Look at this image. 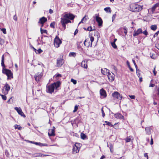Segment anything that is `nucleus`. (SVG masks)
Returning a JSON list of instances; mask_svg holds the SVG:
<instances>
[{
	"label": "nucleus",
	"instance_id": "obj_1",
	"mask_svg": "<svg viewBox=\"0 0 159 159\" xmlns=\"http://www.w3.org/2000/svg\"><path fill=\"white\" fill-rule=\"evenodd\" d=\"M74 17V16L71 14H66L64 15L63 18H61V22L64 30L66 29V24L68 23H71L70 20H73Z\"/></svg>",
	"mask_w": 159,
	"mask_h": 159
},
{
	"label": "nucleus",
	"instance_id": "obj_2",
	"mask_svg": "<svg viewBox=\"0 0 159 159\" xmlns=\"http://www.w3.org/2000/svg\"><path fill=\"white\" fill-rule=\"evenodd\" d=\"M60 84L59 81H57L47 86V92L52 93L53 92L55 89H57L59 87Z\"/></svg>",
	"mask_w": 159,
	"mask_h": 159
},
{
	"label": "nucleus",
	"instance_id": "obj_3",
	"mask_svg": "<svg viewBox=\"0 0 159 159\" xmlns=\"http://www.w3.org/2000/svg\"><path fill=\"white\" fill-rule=\"evenodd\" d=\"M142 9V7L134 3H132L130 5V10L133 12H138Z\"/></svg>",
	"mask_w": 159,
	"mask_h": 159
},
{
	"label": "nucleus",
	"instance_id": "obj_4",
	"mask_svg": "<svg viewBox=\"0 0 159 159\" xmlns=\"http://www.w3.org/2000/svg\"><path fill=\"white\" fill-rule=\"evenodd\" d=\"M2 72L7 76L8 79H11L13 78V74L11 70L7 69H2Z\"/></svg>",
	"mask_w": 159,
	"mask_h": 159
},
{
	"label": "nucleus",
	"instance_id": "obj_5",
	"mask_svg": "<svg viewBox=\"0 0 159 159\" xmlns=\"http://www.w3.org/2000/svg\"><path fill=\"white\" fill-rule=\"evenodd\" d=\"M61 41L57 36L54 39V44L55 46L57 48H58L60 44L61 43Z\"/></svg>",
	"mask_w": 159,
	"mask_h": 159
},
{
	"label": "nucleus",
	"instance_id": "obj_6",
	"mask_svg": "<svg viewBox=\"0 0 159 159\" xmlns=\"http://www.w3.org/2000/svg\"><path fill=\"white\" fill-rule=\"evenodd\" d=\"M4 88L5 91H4V89H3L2 90V93L4 95H6L8 93V92L10 90V86L8 84L6 83L4 86Z\"/></svg>",
	"mask_w": 159,
	"mask_h": 159
},
{
	"label": "nucleus",
	"instance_id": "obj_7",
	"mask_svg": "<svg viewBox=\"0 0 159 159\" xmlns=\"http://www.w3.org/2000/svg\"><path fill=\"white\" fill-rule=\"evenodd\" d=\"M79 143H76L73 146L72 152L73 154L79 152Z\"/></svg>",
	"mask_w": 159,
	"mask_h": 159
},
{
	"label": "nucleus",
	"instance_id": "obj_8",
	"mask_svg": "<svg viewBox=\"0 0 159 159\" xmlns=\"http://www.w3.org/2000/svg\"><path fill=\"white\" fill-rule=\"evenodd\" d=\"M14 109L17 111L18 114L20 115L21 116H23L24 118L26 116L24 114L20 107H15Z\"/></svg>",
	"mask_w": 159,
	"mask_h": 159
},
{
	"label": "nucleus",
	"instance_id": "obj_9",
	"mask_svg": "<svg viewBox=\"0 0 159 159\" xmlns=\"http://www.w3.org/2000/svg\"><path fill=\"white\" fill-rule=\"evenodd\" d=\"M112 95L114 98H117L120 100H121L122 98V96L117 92H114L112 93Z\"/></svg>",
	"mask_w": 159,
	"mask_h": 159
},
{
	"label": "nucleus",
	"instance_id": "obj_10",
	"mask_svg": "<svg viewBox=\"0 0 159 159\" xmlns=\"http://www.w3.org/2000/svg\"><path fill=\"white\" fill-rule=\"evenodd\" d=\"M42 74V73H38L35 74L34 77L36 81L37 82L39 81L41 79Z\"/></svg>",
	"mask_w": 159,
	"mask_h": 159
},
{
	"label": "nucleus",
	"instance_id": "obj_11",
	"mask_svg": "<svg viewBox=\"0 0 159 159\" xmlns=\"http://www.w3.org/2000/svg\"><path fill=\"white\" fill-rule=\"evenodd\" d=\"M107 75L110 81L112 82L114 80L115 77V75L114 74L112 73H111L109 72Z\"/></svg>",
	"mask_w": 159,
	"mask_h": 159
},
{
	"label": "nucleus",
	"instance_id": "obj_12",
	"mask_svg": "<svg viewBox=\"0 0 159 159\" xmlns=\"http://www.w3.org/2000/svg\"><path fill=\"white\" fill-rule=\"evenodd\" d=\"M55 129L54 127H53V128L49 129V132L48 133V135L49 136H53L55 135Z\"/></svg>",
	"mask_w": 159,
	"mask_h": 159
},
{
	"label": "nucleus",
	"instance_id": "obj_13",
	"mask_svg": "<svg viewBox=\"0 0 159 159\" xmlns=\"http://www.w3.org/2000/svg\"><path fill=\"white\" fill-rule=\"evenodd\" d=\"M100 93L102 98H104L107 96L106 92L103 89H100Z\"/></svg>",
	"mask_w": 159,
	"mask_h": 159
},
{
	"label": "nucleus",
	"instance_id": "obj_14",
	"mask_svg": "<svg viewBox=\"0 0 159 159\" xmlns=\"http://www.w3.org/2000/svg\"><path fill=\"white\" fill-rule=\"evenodd\" d=\"M47 21V19L46 18H45L44 17H43L40 18L39 19V23H41L42 24L41 27H42L43 26V24Z\"/></svg>",
	"mask_w": 159,
	"mask_h": 159
},
{
	"label": "nucleus",
	"instance_id": "obj_15",
	"mask_svg": "<svg viewBox=\"0 0 159 159\" xmlns=\"http://www.w3.org/2000/svg\"><path fill=\"white\" fill-rule=\"evenodd\" d=\"M96 20L98 23V26H101L102 25V21L101 18L99 16H96Z\"/></svg>",
	"mask_w": 159,
	"mask_h": 159
},
{
	"label": "nucleus",
	"instance_id": "obj_16",
	"mask_svg": "<svg viewBox=\"0 0 159 159\" xmlns=\"http://www.w3.org/2000/svg\"><path fill=\"white\" fill-rule=\"evenodd\" d=\"M64 61L63 59H60L57 60V66L58 67H61L64 63Z\"/></svg>",
	"mask_w": 159,
	"mask_h": 159
},
{
	"label": "nucleus",
	"instance_id": "obj_17",
	"mask_svg": "<svg viewBox=\"0 0 159 159\" xmlns=\"http://www.w3.org/2000/svg\"><path fill=\"white\" fill-rule=\"evenodd\" d=\"M142 33V30L141 29H139L136 31H134L133 34V36H138L140 34Z\"/></svg>",
	"mask_w": 159,
	"mask_h": 159
},
{
	"label": "nucleus",
	"instance_id": "obj_18",
	"mask_svg": "<svg viewBox=\"0 0 159 159\" xmlns=\"http://www.w3.org/2000/svg\"><path fill=\"white\" fill-rule=\"evenodd\" d=\"M101 72L103 74L105 75H107L109 72V70L106 68H104V69H101Z\"/></svg>",
	"mask_w": 159,
	"mask_h": 159
},
{
	"label": "nucleus",
	"instance_id": "obj_19",
	"mask_svg": "<svg viewBox=\"0 0 159 159\" xmlns=\"http://www.w3.org/2000/svg\"><path fill=\"white\" fill-rule=\"evenodd\" d=\"M115 117L117 118L121 119H124V117L121 114L117 113L114 115Z\"/></svg>",
	"mask_w": 159,
	"mask_h": 159
},
{
	"label": "nucleus",
	"instance_id": "obj_20",
	"mask_svg": "<svg viewBox=\"0 0 159 159\" xmlns=\"http://www.w3.org/2000/svg\"><path fill=\"white\" fill-rule=\"evenodd\" d=\"M159 7V3H157L155 4L151 8V11L152 13H154L155 10L157 7Z\"/></svg>",
	"mask_w": 159,
	"mask_h": 159
},
{
	"label": "nucleus",
	"instance_id": "obj_21",
	"mask_svg": "<svg viewBox=\"0 0 159 159\" xmlns=\"http://www.w3.org/2000/svg\"><path fill=\"white\" fill-rule=\"evenodd\" d=\"M89 19L88 16H85L82 19L81 21H80V23H84L86 22L87 20Z\"/></svg>",
	"mask_w": 159,
	"mask_h": 159
},
{
	"label": "nucleus",
	"instance_id": "obj_22",
	"mask_svg": "<svg viewBox=\"0 0 159 159\" xmlns=\"http://www.w3.org/2000/svg\"><path fill=\"white\" fill-rule=\"evenodd\" d=\"M4 55H3L2 57L1 65L3 67L2 69H6L5 68V65L4 63Z\"/></svg>",
	"mask_w": 159,
	"mask_h": 159
},
{
	"label": "nucleus",
	"instance_id": "obj_23",
	"mask_svg": "<svg viewBox=\"0 0 159 159\" xmlns=\"http://www.w3.org/2000/svg\"><path fill=\"white\" fill-rule=\"evenodd\" d=\"M145 130L146 131V134H150L151 133V129L150 127H146L145 128Z\"/></svg>",
	"mask_w": 159,
	"mask_h": 159
},
{
	"label": "nucleus",
	"instance_id": "obj_24",
	"mask_svg": "<svg viewBox=\"0 0 159 159\" xmlns=\"http://www.w3.org/2000/svg\"><path fill=\"white\" fill-rule=\"evenodd\" d=\"M81 66L84 68H87V65L86 61H82L81 63Z\"/></svg>",
	"mask_w": 159,
	"mask_h": 159
},
{
	"label": "nucleus",
	"instance_id": "obj_25",
	"mask_svg": "<svg viewBox=\"0 0 159 159\" xmlns=\"http://www.w3.org/2000/svg\"><path fill=\"white\" fill-rule=\"evenodd\" d=\"M107 146L109 148L111 152L113 153V146L112 144L111 143L108 144L107 143Z\"/></svg>",
	"mask_w": 159,
	"mask_h": 159
},
{
	"label": "nucleus",
	"instance_id": "obj_26",
	"mask_svg": "<svg viewBox=\"0 0 159 159\" xmlns=\"http://www.w3.org/2000/svg\"><path fill=\"white\" fill-rule=\"evenodd\" d=\"M42 154L41 153H36L32 154V157H41L42 156Z\"/></svg>",
	"mask_w": 159,
	"mask_h": 159
},
{
	"label": "nucleus",
	"instance_id": "obj_27",
	"mask_svg": "<svg viewBox=\"0 0 159 159\" xmlns=\"http://www.w3.org/2000/svg\"><path fill=\"white\" fill-rule=\"evenodd\" d=\"M81 138L83 139H88L87 136L84 134L83 133L81 134Z\"/></svg>",
	"mask_w": 159,
	"mask_h": 159
},
{
	"label": "nucleus",
	"instance_id": "obj_28",
	"mask_svg": "<svg viewBox=\"0 0 159 159\" xmlns=\"http://www.w3.org/2000/svg\"><path fill=\"white\" fill-rule=\"evenodd\" d=\"M15 129H18L19 130H21L22 129V127H21L20 125H15L14 126Z\"/></svg>",
	"mask_w": 159,
	"mask_h": 159
},
{
	"label": "nucleus",
	"instance_id": "obj_29",
	"mask_svg": "<svg viewBox=\"0 0 159 159\" xmlns=\"http://www.w3.org/2000/svg\"><path fill=\"white\" fill-rule=\"evenodd\" d=\"M150 28L152 30L155 31L157 29V26L156 25H152L151 26Z\"/></svg>",
	"mask_w": 159,
	"mask_h": 159
},
{
	"label": "nucleus",
	"instance_id": "obj_30",
	"mask_svg": "<svg viewBox=\"0 0 159 159\" xmlns=\"http://www.w3.org/2000/svg\"><path fill=\"white\" fill-rule=\"evenodd\" d=\"M76 55V53L74 52H71L69 54V56L70 57H75Z\"/></svg>",
	"mask_w": 159,
	"mask_h": 159
},
{
	"label": "nucleus",
	"instance_id": "obj_31",
	"mask_svg": "<svg viewBox=\"0 0 159 159\" xmlns=\"http://www.w3.org/2000/svg\"><path fill=\"white\" fill-rule=\"evenodd\" d=\"M104 10L107 12H109L110 13H111V10L110 7H107L105 8L104 9Z\"/></svg>",
	"mask_w": 159,
	"mask_h": 159
},
{
	"label": "nucleus",
	"instance_id": "obj_32",
	"mask_svg": "<svg viewBox=\"0 0 159 159\" xmlns=\"http://www.w3.org/2000/svg\"><path fill=\"white\" fill-rule=\"evenodd\" d=\"M126 142H130L131 140V137L130 136L127 137L126 139H125Z\"/></svg>",
	"mask_w": 159,
	"mask_h": 159
},
{
	"label": "nucleus",
	"instance_id": "obj_33",
	"mask_svg": "<svg viewBox=\"0 0 159 159\" xmlns=\"http://www.w3.org/2000/svg\"><path fill=\"white\" fill-rule=\"evenodd\" d=\"M95 27H93V29L92 26H89L87 28V30L90 31H93L95 30Z\"/></svg>",
	"mask_w": 159,
	"mask_h": 159
},
{
	"label": "nucleus",
	"instance_id": "obj_34",
	"mask_svg": "<svg viewBox=\"0 0 159 159\" xmlns=\"http://www.w3.org/2000/svg\"><path fill=\"white\" fill-rule=\"evenodd\" d=\"M40 31H41V33L42 34H43V33L47 34V30H43L42 28L41 27L40 28Z\"/></svg>",
	"mask_w": 159,
	"mask_h": 159
},
{
	"label": "nucleus",
	"instance_id": "obj_35",
	"mask_svg": "<svg viewBox=\"0 0 159 159\" xmlns=\"http://www.w3.org/2000/svg\"><path fill=\"white\" fill-rule=\"evenodd\" d=\"M13 97H11L10 99L7 101V102L8 103H11L13 102Z\"/></svg>",
	"mask_w": 159,
	"mask_h": 159
},
{
	"label": "nucleus",
	"instance_id": "obj_36",
	"mask_svg": "<svg viewBox=\"0 0 159 159\" xmlns=\"http://www.w3.org/2000/svg\"><path fill=\"white\" fill-rule=\"evenodd\" d=\"M111 45L114 48H117V46L116 45L115 42H111Z\"/></svg>",
	"mask_w": 159,
	"mask_h": 159
},
{
	"label": "nucleus",
	"instance_id": "obj_37",
	"mask_svg": "<svg viewBox=\"0 0 159 159\" xmlns=\"http://www.w3.org/2000/svg\"><path fill=\"white\" fill-rule=\"evenodd\" d=\"M39 146H48V145L46 143H39Z\"/></svg>",
	"mask_w": 159,
	"mask_h": 159
},
{
	"label": "nucleus",
	"instance_id": "obj_38",
	"mask_svg": "<svg viewBox=\"0 0 159 159\" xmlns=\"http://www.w3.org/2000/svg\"><path fill=\"white\" fill-rule=\"evenodd\" d=\"M106 123V124L110 126H113V125L111 124L110 122H109L107 121H105V122Z\"/></svg>",
	"mask_w": 159,
	"mask_h": 159
},
{
	"label": "nucleus",
	"instance_id": "obj_39",
	"mask_svg": "<svg viewBox=\"0 0 159 159\" xmlns=\"http://www.w3.org/2000/svg\"><path fill=\"white\" fill-rule=\"evenodd\" d=\"M5 154L7 157H8L9 156L10 154L8 152V150H5Z\"/></svg>",
	"mask_w": 159,
	"mask_h": 159
},
{
	"label": "nucleus",
	"instance_id": "obj_40",
	"mask_svg": "<svg viewBox=\"0 0 159 159\" xmlns=\"http://www.w3.org/2000/svg\"><path fill=\"white\" fill-rule=\"evenodd\" d=\"M71 81L74 84H76V80L73 79H71Z\"/></svg>",
	"mask_w": 159,
	"mask_h": 159
},
{
	"label": "nucleus",
	"instance_id": "obj_41",
	"mask_svg": "<svg viewBox=\"0 0 159 159\" xmlns=\"http://www.w3.org/2000/svg\"><path fill=\"white\" fill-rule=\"evenodd\" d=\"M123 29L124 30V32L125 34L126 35L127 33V28L125 27H124Z\"/></svg>",
	"mask_w": 159,
	"mask_h": 159
},
{
	"label": "nucleus",
	"instance_id": "obj_42",
	"mask_svg": "<svg viewBox=\"0 0 159 159\" xmlns=\"http://www.w3.org/2000/svg\"><path fill=\"white\" fill-rule=\"evenodd\" d=\"M36 51L37 52L36 53L38 54L40 53L43 51L40 48H39L38 50H37Z\"/></svg>",
	"mask_w": 159,
	"mask_h": 159
},
{
	"label": "nucleus",
	"instance_id": "obj_43",
	"mask_svg": "<svg viewBox=\"0 0 159 159\" xmlns=\"http://www.w3.org/2000/svg\"><path fill=\"white\" fill-rule=\"evenodd\" d=\"M1 96H2V99L4 100H6L7 99V97L5 95H3L1 94Z\"/></svg>",
	"mask_w": 159,
	"mask_h": 159
},
{
	"label": "nucleus",
	"instance_id": "obj_44",
	"mask_svg": "<svg viewBox=\"0 0 159 159\" xmlns=\"http://www.w3.org/2000/svg\"><path fill=\"white\" fill-rule=\"evenodd\" d=\"M1 30L2 31V32L4 34H6V29H5V28L1 29Z\"/></svg>",
	"mask_w": 159,
	"mask_h": 159
},
{
	"label": "nucleus",
	"instance_id": "obj_45",
	"mask_svg": "<svg viewBox=\"0 0 159 159\" xmlns=\"http://www.w3.org/2000/svg\"><path fill=\"white\" fill-rule=\"evenodd\" d=\"M78 108V107L77 105H75V107L74 110L73 111V112H75L77 110Z\"/></svg>",
	"mask_w": 159,
	"mask_h": 159
},
{
	"label": "nucleus",
	"instance_id": "obj_46",
	"mask_svg": "<svg viewBox=\"0 0 159 159\" xmlns=\"http://www.w3.org/2000/svg\"><path fill=\"white\" fill-rule=\"evenodd\" d=\"M94 38H93V36H91L90 37V40L91 42V45H92V43L94 41Z\"/></svg>",
	"mask_w": 159,
	"mask_h": 159
},
{
	"label": "nucleus",
	"instance_id": "obj_47",
	"mask_svg": "<svg viewBox=\"0 0 159 159\" xmlns=\"http://www.w3.org/2000/svg\"><path fill=\"white\" fill-rule=\"evenodd\" d=\"M101 110L102 112V116L103 117H104L105 116V114L104 112V111H103V107H102L101 108Z\"/></svg>",
	"mask_w": 159,
	"mask_h": 159
},
{
	"label": "nucleus",
	"instance_id": "obj_48",
	"mask_svg": "<svg viewBox=\"0 0 159 159\" xmlns=\"http://www.w3.org/2000/svg\"><path fill=\"white\" fill-rule=\"evenodd\" d=\"M54 25H55V23L54 22H52L51 23L50 25V26L52 28H54Z\"/></svg>",
	"mask_w": 159,
	"mask_h": 159
},
{
	"label": "nucleus",
	"instance_id": "obj_49",
	"mask_svg": "<svg viewBox=\"0 0 159 159\" xmlns=\"http://www.w3.org/2000/svg\"><path fill=\"white\" fill-rule=\"evenodd\" d=\"M159 33V30L156 32L153 35V37L155 38L157 36L158 34Z\"/></svg>",
	"mask_w": 159,
	"mask_h": 159
},
{
	"label": "nucleus",
	"instance_id": "obj_50",
	"mask_svg": "<svg viewBox=\"0 0 159 159\" xmlns=\"http://www.w3.org/2000/svg\"><path fill=\"white\" fill-rule=\"evenodd\" d=\"M155 68H156V66H155L154 67V69L153 70V73L154 75L155 76L156 75V74L157 73V72L155 71Z\"/></svg>",
	"mask_w": 159,
	"mask_h": 159
},
{
	"label": "nucleus",
	"instance_id": "obj_51",
	"mask_svg": "<svg viewBox=\"0 0 159 159\" xmlns=\"http://www.w3.org/2000/svg\"><path fill=\"white\" fill-rule=\"evenodd\" d=\"M55 76V77L56 78V79H57L59 77L61 76V75L60 74H58L56 75Z\"/></svg>",
	"mask_w": 159,
	"mask_h": 159
},
{
	"label": "nucleus",
	"instance_id": "obj_52",
	"mask_svg": "<svg viewBox=\"0 0 159 159\" xmlns=\"http://www.w3.org/2000/svg\"><path fill=\"white\" fill-rule=\"evenodd\" d=\"M142 33L145 35H147L148 34V32L146 30H145Z\"/></svg>",
	"mask_w": 159,
	"mask_h": 159
},
{
	"label": "nucleus",
	"instance_id": "obj_53",
	"mask_svg": "<svg viewBox=\"0 0 159 159\" xmlns=\"http://www.w3.org/2000/svg\"><path fill=\"white\" fill-rule=\"evenodd\" d=\"M13 19L16 21L17 20V17H16V14H15L13 17Z\"/></svg>",
	"mask_w": 159,
	"mask_h": 159
},
{
	"label": "nucleus",
	"instance_id": "obj_54",
	"mask_svg": "<svg viewBox=\"0 0 159 159\" xmlns=\"http://www.w3.org/2000/svg\"><path fill=\"white\" fill-rule=\"evenodd\" d=\"M116 14H114L112 16V21L113 22V20H114L115 19V18H116Z\"/></svg>",
	"mask_w": 159,
	"mask_h": 159
},
{
	"label": "nucleus",
	"instance_id": "obj_55",
	"mask_svg": "<svg viewBox=\"0 0 159 159\" xmlns=\"http://www.w3.org/2000/svg\"><path fill=\"white\" fill-rule=\"evenodd\" d=\"M129 96L132 99H134L135 98V96L134 95H129Z\"/></svg>",
	"mask_w": 159,
	"mask_h": 159
},
{
	"label": "nucleus",
	"instance_id": "obj_56",
	"mask_svg": "<svg viewBox=\"0 0 159 159\" xmlns=\"http://www.w3.org/2000/svg\"><path fill=\"white\" fill-rule=\"evenodd\" d=\"M144 156L145 157H147V159H148V156L147 153H145L144 154Z\"/></svg>",
	"mask_w": 159,
	"mask_h": 159
},
{
	"label": "nucleus",
	"instance_id": "obj_57",
	"mask_svg": "<svg viewBox=\"0 0 159 159\" xmlns=\"http://www.w3.org/2000/svg\"><path fill=\"white\" fill-rule=\"evenodd\" d=\"M134 66H135V67H136V73H138V71H139V70L137 68V65L136 64H135V65H134Z\"/></svg>",
	"mask_w": 159,
	"mask_h": 159
},
{
	"label": "nucleus",
	"instance_id": "obj_58",
	"mask_svg": "<svg viewBox=\"0 0 159 159\" xmlns=\"http://www.w3.org/2000/svg\"><path fill=\"white\" fill-rule=\"evenodd\" d=\"M134 66H135V67H136V73H138V71H139V70L137 68V65L136 64H135V65H134Z\"/></svg>",
	"mask_w": 159,
	"mask_h": 159
},
{
	"label": "nucleus",
	"instance_id": "obj_59",
	"mask_svg": "<svg viewBox=\"0 0 159 159\" xmlns=\"http://www.w3.org/2000/svg\"><path fill=\"white\" fill-rule=\"evenodd\" d=\"M153 144V140L152 138L151 137V142H150V144L152 145Z\"/></svg>",
	"mask_w": 159,
	"mask_h": 159
},
{
	"label": "nucleus",
	"instance_id": "obj_60",
	"mask_svg": "<svg viewBox=\"0 0 159 159\" xmlns=\"http://www.w3.org/2000/svg\"><path fill=\"white\" fill-rule=\"evenodd\" d=\"M78 30H77V29H76L74 32V35H75L78 33Z\"/></svg>",
	"mask_w": 159,
	"mask_h": 159
},
{
	"label": "nucleus",
	"instance_id": "obj_61",
	"mask_svg": "<svg viewBox=\"0 0 159 159\" xmlns=\"http://www.w3.org/2000/svg\"><path fill=\"white\" fill-rule=\"evenodd\" d=\"M49 12L50 14H51L53 13V11L51 9H50L49 10Z\"/></svg>",
	"mask_w": 159,
	"mask_h": 159
},
{
	"label": "nucleus",
	"instance_id": "obj_62",
	"mask_svg": "<svg viewBox=\"0 0 159 159\" xmlns=\"http://www.w3.org/2000/svg\"><path fill=\"white\" fill-rule=\"evenodd\" d=\"M34 144L36 145L39 146V143H37V142H34Z\"/></svg>",
	"mask_w": 159,
	"mask_h": 159
},
{
	"label": "nucleus",
	"instance_id": "obj_63",
	"mask_svg": "<svg viewBox=\"0 0 159 159\" xmlns=\"http://www.w3.org/2000/svg\"><path fill=\"white\" fill-rule=\"evenodd\" d=\"M155 86V85L154 84H151L150 85H149V87H154Z\"/></svg>",
	"mask_w": 159,
	"mask_h": 159
},
{
	"label": "nucleus",
	"instance_id": "obj_64",
	"mask_svg": "<svg viewBox=\"0 0 159 159\" xmlns=\"http://www.w3.org/2000/svg\"><path fill=\"white\" fill-rule=\"evenodd\" d=\"M105 157V156L104 155H102L101 157L100 158V159H103Z\"/></svg>",
	"mask_w": 159,
	"mask_h": 159
}]
</instances>
